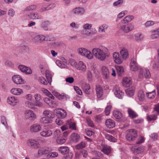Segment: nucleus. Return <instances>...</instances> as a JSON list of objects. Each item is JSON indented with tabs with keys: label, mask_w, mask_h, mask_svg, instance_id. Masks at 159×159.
Wrapping results in <instances>:
<instances>
[{
	"label": "nucleus",
	"mask_w": 159,
	"mask_h": 159,
	"mask_svg": "<svg viewBox=\"0 0 159 159\" xmlns=\"http://www.w3.org/2000/svg\"><path fill=\"white\" fill-rule=\"evenodd\" d=\"M92 52L95 58L101 61H104L107 57L109 56L108 49L103 46L93 48Z\"/></svg>",
	"instance_id": "f257e3e1"
},
{
	"label": "nucleus",
	"mask_w": 159,
	"mask_h": 159,
	"mask_svg": "<svg viewBox=\"0 0 159 159\" xmlns=\"http://www.w3.org/2000/svg\"><path fill=\"white\" fill-rule=\"evenodd\" d=\"M125 138L126 140L129 142L134 141L138 137L137 132L134 129H129L126 132Z\"/></svg>",
	"instance_id": "f03ea898"
},
{
	"label": "nucleus",
	"mask_w": 159,
	"mask_h": 159,
	"mask_svg": "<svg viewBox=\"0 0 159 159\" xmlns=\"http://www.w3.org/2000/svg\"><path fill=\"white\" fill-rule=\"evenodd\" d=\"M119 29L122 31L127 33L134 29V25L132 23L127 24H122L119 26Z\"/></svg>",
	"instance_id": "7ed1b4c3"
},
{
	"label": "nucleus",
	"mask_w": 159,
	"mask_h": 159,
	"mask_svg": "<svg viewBox=\"0 0 159 159\" xmlns=\"http://www.w3.org/2000/svg\"><path fill=\"white\" fill-rule=\"evenodd\" d=\"M27 143L30 148L37 149L40 147V144L39 142L35 139H30L27 140Z\"/></svg>",
	"instance_id": "20e7f679"
},
{
	"label": "nucleus",
	"mask_w": 159,
	"mask_h": 159,
	"mask_svg": "<svg viewBox=\"0 0 159 159\" xmlns=\"http://www.w3.org/2000/svg\"><path fill=\"white\" fill-rule=\"evenodd\" d=\"M42 126L39 124H34L30 126V130L32 133H37L41 130Z\"/></svg>",
	"instance_id": "39448f33"
},
{
	"label": "nucleus",
	"mask_w": 159,
	"mask_h": 159,
	"mask_svg": "<svg viewBox=\"0 0 159 159\" xmlns=\"http://www.w3.org/2000/svg\"><path fill=\"white\" fill-rule=\"evenodd\" d=\"M92 27V25L88 23L85 24L83 25L84 29L82 31V33L83 34H93V32L88 31V30H90Z\"/></svg>",
	"instance_id": "423d86ee"
},
{
	"label": "nucleus",
	"mask_w": 159,
	"mask_h": 159,
	"mask_svg": "<svg viewBox=\"0 0 159 159\" xmlns=\"http://www.w3.org/2000/svg\"><path fill=\"white\" fill-rule=\"evenodd\" d=\"M12 79L14 83L17 84H24L25 81L22 77L19 75H15L12 77Z\"/></svg>",
	"instance_id": "0eeeda50"
},
{
	"label": "nucleus",
	"mask_w": 159,
	"mask_h": 159,
	"mask_svg": "<svg viewBox=\"0 0 159 159\" xmlns=\"http://www.w3.org/2000/svg\"><path fill=\"white\" fill-rule=\"evenodd\" d=\"M85 10L82 7H77L73 9L72 12V14L76 16H81L84 14Z\"/></svg>",
	"instance_id": "6e6552de"
},
{
	"label": "nucleus",
	"mask_w": 159,
	"mask_h": 159,
	"mask_svg": "<svg viewBox=\"0 0 159 159\" xmlns=\"http://www.w3.org/2000/svg\"><path fill=\"white\" fill-rule=\"evenodd\" d=\"M130 69L132 71H137L140 67L134 59H132L130 64Z\"/></svg>",
	"instance_id": "1a4fd4ad"
},
{
	"label": "nucleus",
	"mask_w": 159,
	"mask_h": 159,
	"mask_svg": "<svg viewBox=\"0 0 159 159\" xmlns=\"http://www.w3.org/2000/svg\"><path fill=\"white\" fill-rule=\"evenodd\" d=\"M7 101L9 104L13 106L16 105L19 102L17 98L13 96L8 97Z\"/></svg>",
	"instance_id": "9d476101"
},
{
	"label": "nucleus",
	"mask_w": 159,
	"mask_h": 159,
	"mask_svg": "<svg viewBox=\"0 0 159 159\" xmlns=\"http://www.w3.org/2000/svg\"><path fill=\"white\" fill-rule=\"evenodd\" d=\"M18 68L21 71L26 74H30L32 73L31 69L29 67L23 65L19 66Z\"/></svg>",
	"instance_id": "9b49d317"
},
{
	"label": "nucleus",
	"mask_w": 159,
	"mask_h": 159,
	"mask_svg": "<svg viewBox=\"0 0 159 159\" xmlns=\"http://www.w3.org/2000/svg\"><path fill=\"white\" fill-rule=\"evenodd\" d=\"M113 58L114 62L116 64H120L123 62L122 58L119 54L117 52H115L113 54Z\"/></svg>",
	"instance_id": "f8f14e48"
},
{
	"label": "nucleus",
	"mask_w": 159,
	"mask_h": 159,
	"mask_svg": "<svg viewBox=\"0 0 159 159\" xmlns=\"http://www.w3.org/2000/svg\"><path fill=\"white\" fill-rule=\"evenodd\" d=\"M51 149L50 148L44 147L40 148L38 151V153L39 155H46L49 153L51 152Z\"/></svg>",
	"instance_id": "ddd939ff"
},
{
	"label": "nucleus",
	"mask_w": 159,
	"mask_h": 159,
	"mask_svg": "<svg viewBox=\"0 0 159 159\" xmlns=\"http://www.w3.org/2000/svg\"><path fill=\"white\" fill-rule=\"evenodd\" d=\"M114 90L115 91V95L116 97L120 99L122 98L124 93L119 89L118 86L116 85Z\"/></svg>",
	"instance_id": "4468645a"
},
{
	"label": "nucleus",
	"mask_w": 159,
	"mask_h": 159,
	"mask_svg": "<svg viewBox=\"0 0 159 159\" xmlns=\"http://www.w3.org/2000/svg\"><path fill=\"white\" fill-rule=\"evenodd\" d=\"M132 84V79L129 77H125L123 78L122 85L125 87H129Z\"/></svg>",
	"instance_id": "2eb2a0df"
},
{
	"label": "nucleus",
	"mask_w": 159,
	"mask_h": 159,
	"mask_svg": "<svg viewBox=\"0 0 159 159\" xmlns=\"http://www.w3.org/2000/svg\"><path fill=\"white\" fill-rule=\"evenodd\" d=\"M26 118L29 119L30 120H33L36 117V115L33 111L31 110H27L25 113Z\"/></svg>",
	"instance_id": "dca6fc26"
},
{
	"label": "nucleus",
	"mask_w": 159,
	"mask_h": 159,
	"mask_svg": "<svg viewBox=\"0 0 159 159\" xmlns=\"http://www.w3.org/2000/svg\"><path fill=\"white\" fill-rule=\"evenodd\" d=\"M97 97L101 98L103 95V90L102 87L99 85H97L95 88Z\"/></svg>",
	"instance_id": "f3484780"
},
{
	"label": "nucleus",
	"mask_w": 159,
	"mask_h": 159,
	"mask_svg": "<svg viewBox=\"0 0 159 159\" xmlns=\"http://www.w3.org/2000/svg\"><path fill=\"white\" fill-rule=\"evenodd\" d=\"M106 126L109 129H112L115 126V121L111 119H107L105 121Z\"/></svg>",
	"instance_id": "a211bd4d"
},
{
	"label": "nucleus",
	"mask_w": 159,
	"mask_h": 159,
	"mask_svg": "<svg viewBox=\"0 0 159 159\" xmlns=\"http://www.w3.org/2000/svg\"><path fill=\"white\" fill-rule=\"evenodd\" d=\"M120 52L123 59L126 60L128 58L129 56L128 52L125 48H122L120 51Z\"/></svg>",
	"instance_id": "6ab92c4d"
},
{
	"label": "nucleus",
	"mask_w": 159,
	"mask_h": 159,
	"mask_svg": "<svg viewBox=\"0 0 159 159\" xmlns=\"http://www.w3.org/2000/svg\"><path fill=\"white\" fill-rule=\"evenodd\" d=\"M43 37H42V35H39L37 36L33 39V42L35 44H39L43 41Z\"/></svg>",
	"instance_id": "aec40b11"
},
{
	"label": "nucleus",
	"mask_w": 159,
	"mask_h": 159,
	"mask_svg": "<svg viewBox=\"0 0 159 159\" xmlns=\"http://www.w3.org/2000/svg\"><path fill=\"white\" fill-rule=\"evenodd\" d=\"M103 77L104 79H108L109 76V73L108 69L105 66H103L102 68Z\"/></svg>",
	"instance_id": "412c9836"
},
{
	"label": "nucleus",
	"mask_w": 159,
	"mask_h": 159,
	"mask_svg": "<svg viewBox=\"0 0 159 159\" xmlns=\"http://www.w3.org/2000/svg\"><path fill=\"white\" fill-rule=\"evenodd\" d=\"M102 147L101 150L102 152L107 155H108L111 153V149L110 146L104 144H102Z\"/></svg>",
	"instance_id": "4be33fe9"
},
{
	"label": "nucleus",
	"mask_w": 159,
	"mask_h": 159,
	"mask_svg": "<svg viewBox=\"0 0 159 159\" xmlns=\"http://www.w3.org/2000/svg\"><path fill=\"white\" fill-rule=\"evenodd\" d=\"M52 134V131L50 130L45 129L40 132V135L44 137L50 136Z\"/></svg>",
	"instance_id": "5701e85b"
},
{
	"label": "nucleus",
	"mask_w": 159,
	"mask_h": 159,
	"mask_svg": "<svg viewBox=\"0 0 159 159\" xmlns=\"http://www.w3.org/2000/svg\"><path fill=\"white\" fill-rule=\"evenodd\" d=\"M57 113L59 117L61 118H64L66 116L67 113L66 111L62 109H59L57 111Z\"/></svg>",
	"instance_id": "b1692460"
},
{
	"label": "nucleus",
	"mask_w": 159,
	"mask_h": 159,
	"mask_svg": "<svg viewBox=\"0 0 159 159\" xmlns=\"http://www.w3.org/2000/svg\"><path fill=\"white\" fill-rule=\"evenodd\" d=\"M11 92L13 95H19L23 93V91L20 89L14 88L11 90Z\"/></svg>",
	"instance_id": "393cba45"
},
{
	"label": "nucleus",
	"mask_w": 159,
	"mask_h": 159,
	"mask_svg": "<svg viewBox=\"0 0 159 159\" xmlns=\"http://www.w3.org/2000/svg\"><path fill=\"white\" fill-rule=\"evenodd\" d=\"M77 69L82 71L85 72L86 70V66L83 61H80L78 63Z\"/></svg>",
	"instance_id": "a878e982"
},
{
	"label": "nucleus",
	"mask_w": 159,
	"mask_h": 159,
	"mask_svg": "<svg viewBox=\"0 0 159 159\" xmlns=\"http://www.w3.org/2000/svg\"><path fill=\"white\" fill-rule=\"evenodd\" d=\"M43 113L47 118H49L51 119L55 117L54 114L52 111H50L45 110L43 111Z\"/></svg>",
	"instance_id": "bb28decb"
},
{
	"label": "nucleus",
	"mask_w": 159,
	"mask_h": 159,
	"mask_svg": "<svg viewBox=\"0 0 159 159\" xmlns=\"http://www.w3.org/2000/svg\"><path fill=\"white\" fill-rule=\"evenodd\" d=\"M132 150L134 153L139 154L143 152L144 148L141 147H137L133 146L132 148Z\"/></svg>",
	"instance_id": "cd10ccee"
},
{
	"label": "nucleus",
	"mask_w": 159,
	"mask_h": 159,
	"mask_svg": "<svg viewBox=\"0 0 159 159\" xmlns=\"http://www.w3.org/2000/svg\"><path fill=\"white\" fill-rule=\"evenodd\" d=\"M69 151V148L66 146H61L58 148L59 152L62 154H65Z\"/></svg>",
	"instance_id": "c85d7f7f"
},
{
	"label": "nucleus",
	"mask_w": 159,
	"mask_h": 159,
	"mask_svg": "<svg viewBox=\"0 0 159 159\" xmlns=\"http://www.w3.org/2000/svg\"><path fill=\"white\" fill-rule=\"evenodd\" d=\"M71 138L73 141L76 143L78 142L80 139V136L77 134L74 133L71 134Z\"/></svg>",
	"instance_id": "c756f323"
},
{
	"label": "nucleus",
	"mask_w": 159,
	"mask_h": 159,
	"mask_svg": "<svg viewBox=\"0 0 159 159\" xmlns=\"http://www.w3.org/2000/svg\"><path fill=\"white\" fill-rule=\"evenodd\" d=\"M113 117L116 119H121L122 117L121 113L118 111H114L113 113Z\"/></svg>",
	"instance_id": "7c9ffc66"
},
{
	"label": "nucleus",
	"mask_w": 159,
	"mask_h": 159,
	"mask_svg": "<svg viewBox=\"0 0 159 159\" xmlns=\"http://www.w3.org/2000/svg\"><path fill=\"white\" fill-rule=\"evenodd\" d=\"M134 18L133 16H128L125 17L124 19L121 20V22L123 24H126Z\"/></svg>",
	"instance_id": "2f4dec72"
},
{
	"label": "nucleus",
	"mask_w": 159,
	"mask_h": 159,
	"mask_svg": "<svg viewBox=\"0 0 159 159\" xmlns=\"http://www.w3.org/2000/svg\"><path fill=\"white\" fill-rule=\"evenodd\" d=\"M116 67L118 75L121 76L124 72L123 67L121 66H116Z\"/></svg>",
	"instance_id": "473e14b6"
},
{
	"label": "nucleus",
	"mask_w": 159,
	"mask_h": 159,
	"mask_svg": "<svg viewBox=\"0 0 159 159\" xmlns=\"http://www.w3.org/2000/svg\"><path fill=\"white\" fill-rule=\"evenodd\" d=\"M86 144L84 142L82 141L75 146L76 149L78 150L82 149L86 147Z\"/></svg>",
	"instance_id": "72a5a7b5"
},
{
	"label": "nucleus",
	"mask_w": 159,
	"mask_h": 159,
	"mask_svg": "<svg viewBox=\"0 0 159 159\" xmlns=\"http://www.w3.org/2000/svg\"><path fill=\"white\" fill-rule=\"evenodd\" d=\"M83 90L84 92L87 94H89L90 93V86L87 84H86L83 87Z\"/></svg>",
	"instance_id": "f704fd0d"
},
{
	"label": "nucleus",
	"mask_w": 159,
	"mask_h": 159,
	"mask_svg": "<svg viewBox=\"0 0 159 159\" xmlns=\"http://www.w3.org/2000/svg\"><path fill=\"white\" fill-rule=\"evenodd\" d=\"M138 97L140 101H144L145 96L143 91L142 90H139L138 93Z\"/></svg>",
	"instance_id": "c9c22d12"
},
{
	"label": "nucleus",
	"mask_w": 159,
	"mask_h": 159,
	"mask_svg": "<svg viewBox=\"0 0 159 159\" xmlns=\"http://www.w3.org/2000/svg\"><path fill=\"white\" fill-rule=\"evenodd\" d=\"M45 75L48 83L51 84L52 81V76L50 72L47 70L45 72Z\"/></svg>",
	"instance_id": "e433bc0d"
},
{
	"label": "nucleus",
	"mask_w": 159,
	"mask_h": 159,
	"mask_svg": "<svg viewBox=\"0 0 159 159\" xmlns=\"http://www.w3.org/2000/svg\"><path fill=\"white\" fill-rule=\"evenodd\" d=\"M105 137L107 139L111 142H116L117 140L116 138L108 134H105Z\"/></svg>",
	"instance_id": "4c0bfd02"
},
{
	"label": "nucleus",
	"mask_w": 159,
	"mask_h": 159,
	"mask_svg": "<svg viewBox=\"0 0 159 159\" xmlns=\"http://www.w3.org/2000/svg\"><path fill=\"white\" fill-rule=\"evenodd\" d=\"M128 114L130 118H134L138 116L136 113L130 109H129L128 111Z\"/></svg>",
	"instance_id": "58836bf2"
},
{
	"label": "nucleus",
	"mask_w": 159,
	"mask_h": 159,
	"mask_svg": "<svg viewBox=\"0 0 159 159\" xmlns=\"http://www.w3.org/2000/svg\"><path fill=\"white\" fill-rule=\"evenodd\" d=\"M40 121L42 123L48 124L52 123V119L47 118V117H43L41 118Z\"/></svg>",
	"instance_id": "ea45409f"
},
{
	"label": "nucleus",
	"mask_w": 159,
	"mask_h": 159,
	"mask_svg": "<svg viewBox=\"0 0 159 159\" xmlns=\"http://www.w3.org/2000/svg\"><path fill=\"white\" fill-rule=\"evenodd\" d=\"M49 21L47 20L43 21L41 24V26L45 30H48V27L50 24Z\"/></svg>",
	"instance_id": "a19ab883"
},
{
	"label": "nucleus",
	"mask_w": 159,
	"mask_h": 159,
	"mask_svg": "<svg viewBox=\"0 0 159 159\" xmlns=\"http://www.w3.org/2000/svg\"><path fill=\"white\" fill-rule=\"evenodd\" d=\"M144 38L143 35L140 33H138L135 35V39L138 41H141L143 40Z\"/></svg>",
	"instance_id": "79ce46f5"
},
{
	"label": "nucleus",
	"mask_w": 159,
	"mask_h": 159,
	"mask_svg": "<svg viewBox=\"0 0 159 159\" xmlns=\"http://www.w3.org/2000/svg\"><path fill=\"white\" fill-rule=\"evenodd\" d=\"M84 56L88 59H91L93 58V55L91 53V52L87 50Z\"/></svg>",
	"instance_id": "37998d69"
},
{
	"label": "nucleus",
	"mask_w": 159,
	"mask_h": 159,
	"mask_svg": "<svg viewBox=\"0 0 159 159\" xmlns=\"http://www.w3.org/2000/svg\"><path fill=\"white\" fill-rule=\"evenodd\" d=\"M153 32L155 33L151 35V37L152 39H156L159 37V29L153 31Z\"/></svg>",
	"instance_id": "c03bdc74"
},
{
	"label": "nucleus",
	"mask_w": 159,
	"mask_h": 159,
	"mask_svg": "<svg viewBox=\"0 0 159 159\" xmlns=\"http://www.w3.org/2000/svg\"><path fill=\"white\" fill-rule=\"evenodd\" d=\"M156 95L155 90H153L152 92L147 93V96L149 98H153Z\"/></svg>",
	"instance_id": "a18cd8bd"
},
{
	"label": "nucleus",
	"mask_w": 159,
	"mask_h": 159,
	"mask_svg": "<svg viewBox=\"0 0 159 159\" xmlns=\"http://www.w3.org/2000/svg\"><path fill=\"white\" fill-rule=\"evenodd\" d=\"M65 154L66 155L64 156L63 159H71L73 157V153L70 151Z\"/></svg>",
	"instance_id": "49530a36"
},
{
	"label": "nucleus",
	"mask_w": 159,
	"mask_h": 159,
	"mask_svg": "<svg viewBox=\"0 0 159 159\" xmlns=\"http://www.w3.org/2000/svg\"><path fill=\"white\" fill-rule=\"evenodd\" d=\"M87 50V49L81 48H79L78 51L79 54L82 56H84Z\"/></svg>",
	"instance_id": "de8ad7c7"
},
{
	"label": "nucleus",
	"mask_w": 159,
	"mask_h": 159,
	"mask_svg": "<svg viewBox=\"0 0 159 159\" xmlns=\"http://www.w3.org/2000/svg\"><path fill=\"white\" fill-rule=\"evenodd\" d=\"M37 7L36 5H32L27 7L25 10V11H30L33 10Z\"/></svg>",
	"instance_id": "09e8293b"
},
{
	"label": "nucleus",
	"mask_w": 159,
	"mask_h": 159,
	"mask_svg": "<svg viewBox=\"0 0 159 159\" xmlns=\"http://www.w3.org/2000/svg\"><path fill=\"white\" fill-rule=\"evenodd\" d=\"M34 103L32 102V101H27L25 102V105L30 108H33V107L34 106Z\"/></svg>",
	"instance_id": "8fccbe9b"
},
{
	"label": "nucleus",
	"mask_w": 159,
	"mask_h": 159,
	"mask_svg": "<svg viewBox=\"0 0 159 159\" xmlns=\"http://www.w3.org/2000/svg\"><path fill=\"white\" fill-rule=\"evenodd\" d=\"M108 27V26L107 25H103L99 27V31L100 32H104Z\"/></svg>",
	"instance_id": "3c124183"
},
{
	"label": "nucleus",
	"mask_w": 159,
	"mask_h": 159,
	"mask_svg": "<svg viewBox=\"0 0 159 159\" xmlns=\"http://www.w3.org/2000/svg\"><path fill=\"white\" fill-rule=\"evenodd\" d=\"M111 108V106L110 105L106 107L104 112L106 115L107 116L109 115Z\"/></svg>",
	"instance_id": "603ef678"
},
{
	"label": "nucleus",
	"mask_w": 159,
	"mask_h": 159,
	"mask_svg": "<svg viewBox=\"0 0 159 159\" xmlns=\"http://www.w3.org/2000/svg\"><path fill=\"white\" fill-rule=\"evenodd\" d=\"M57 143L60 144H61L65 143L66 141V139L65 138H58L57 139Z\"/></svg>",
	"instance_id": "864d4df0"
},
{
	"label": "nucleus",
	"mask_w": 159,
	"mask_h": 159,
	"mask_svg": "<svg viewBox=\"0 0 159 159\" xmlns=\"http://www.w3.org/2000/svg\"><path fill=\"white\" fill-rule=\"evenodd\" d=\"M138 140L136 142V144H139L143 143L145 141V138L142 136H139V137Z\"/></svg>",
	"instance_id": "5fc2aeb1"
},
{
	"label": "nucleus",
	"mask_w": 159,
	"mask_h": 159,
	"mask_svg": "<svg viewBox=\"0 0 159 159\" xmlns=\"http://www.w3.org/2000/svg\"><path fill=\"white\" fill-rule=\"evenodd\" d=\"M39 80L42 84L44 85H47L48 84V82L43 77H39Z\"/></svg>",
	"instance_id": "6e6d98bb"
},
{
	"label": "nucleus",
	"mask_w": 159,
	"mask_h": 159,
	"mask_svg": "<svg viewBox=\"0 0 159 159\" xmlns=\"http://www.w3.org/2000/svg\"><path fill=\"white\" fill-rule=\"evenodd\" d=\"M5 65L6 66L9 67H12L14 66V64L11 61L9 60H7L5 61Z\"/></svg>",
	"instance_id": "4d7b16f0"
},
{
	"label": "nucleus",
	"mask_w": 159,
	"mask_h": 159,
	"mask_svg": "<svg viewBox=\"0 0 159 159\" xmlns=\"http://www.w3.org/2000/svg\"><path fill=\"white\" fill-rule=\"evenodd\" d=\"M157 118V116L155 115H152L148 116L147 119L148 121L155 120Z\"/></svg>",
	"instance_id": "13d9d810"
},
{
	"label": "nucleus",
	"mask_w": 159,
	"mask_h": 159,
	"mask_svg": "<svg viewBox=\"0 0 159 159\" xmlns=\"http://www.w3.org/2000/svg\"><path fill=\"white\" fill-rule=\"evenodd\" d=\"M1 122L2 124L6 128L7 127V124L6 120V118L4 116H2L1 118Z\"/></svg>",
	"instance_id": "bf43d9fd"
},
{
	"label": "nucleus",
	"mask_w": 159,
	"mask_h": 159,
	"mask_svg": "<svg viewBox=\"0 0 159 159\" xmlns=\"http://www.w3.org/2000/svg\"><path fill=\"white\" fill-rule=\"evenodd\" d=\"M34 106H36L39 107H42L43 106V104L41 101H35L34 103Z\"/></svg>",
	"instance_id": "052dcab7"
},
{
	"label": "nucleus",
	"mask_w": 159,
	"mask_h": 159,
	"mask_svg": "<svg viewBox=\"0 0 159 159\" xmlns=\"http://www.w3.org/2000/svg\"><path fill=\"white\" fill-rule=\"evenodd\" d=\"M8 14L11 17H13L15 14V10L12 8H10L8 11Z\"/></svg>",
	"instance_id": "680f3d73"
},
{
	"label": "nucleus",
	"mask_w": 159,
	"mask_h": 159,
	"mask_svg": "<svg viewBox=\"0 0 159 159\" xmlns=\"http://www.w3.org/2000/svg\"><path fill=\"white\" fill-rule=\"evenodd\" d=\"M138 70L139 71V77L140 79H142L143 77V70L140 67L139 68Z\"/></svg>",
	"instance_id": "e2e57ef3"
},
{
	"label": "nucleus",
	"mask_w": 159,
	"mask_h": 159,
	"mask_svg": "<svg viewBox=\"0 0 159 159\" xmlns=\"http://www.w3.org/2000/svg\"><path fill=\"white\" fill-rule=\"evenodd\" d=\"M126 91L127 95L129 97H131L134 94V91L133 90H127Z\"/></svg>",
	"instance_id": "0e129e2a"
},
{
	"label": "nucleus",
	"mask_w": 159,
	"mask_h": 159,
	"mask_svg": "<svg viewBox=\"0 0 159 159\" xmlns=\"http://www.w3.org/2000/svg\"><path fill=\"white\" fill-rule=\"evenodd\" d=\"M69 98V97L68 95L64 93H62L61 94V97H60L59 100L67 99Z\"/></svg>",
	"instance_id": "69168bd1"
},
{
	"label": "nucleus",
	"mask_w": 159,
	"mask_h": 159,
	"mask_svg": "<svg viewBox=\"0 0 159 159\" xmlns=\"http://www.w3.org/2000/svg\"><path fill=\"white\" fill-rule=\"evenodd\" d=\"M57 104L56 102L51 100L48 105L51 107H57Z\"/></svg>",
	"instance_id": "338daca9"
},
{
	"label": "nucleus",
	"mask_w": 159,
	"mask_h": 159,
	"mask_svg": "<svg viewBox=\"0 0 159 159\" xmlns=\"http://www.w3.org/2000/svg\"><path fill=\"white\" fill-rule=\"evenodd\" d=\"M74 89L78 94L80 95L82 94L81 91L79 87L76 86H74Z\"/></svg>",
	"instance_id": "774afa93"
}]
</instances>
